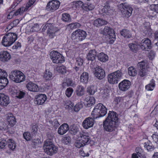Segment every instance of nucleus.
<instances>
[{
    "label": "nucleus",
    "instance_id": "17",
    "mask_svg": "<svg viewBox=\"0 0 158 158\" xmlns=\"http://www.w3.org/2000/svg\"><path fill=\"white\" fill-rule=\"evenodd\" d=\"M94 120L92 117H89L86 118L82 123V126L86 129L92 127L94 124Z\"/></svg>",
    "mask_w": 158,
    "mask_h": 158
},
{
    "label": "nucleus",
    "instance_id": "32",
    "mask_svg": "<svg viewBox=\"0 0 158 158\" xmlns=\"http://www.w3.org/2000/svg\"><path fill=\"white\" fill-rule=\"evenodd\" d=\"M89 80V74L87 72H83L80 76V81L84 84L88 83Z\"/></svg>",
    "mask_w": 158,
    "mask_h": 158
},
{
    "label": "nucleus",
    "instance_id": "49",
    "mask_svg": "<svg viewBox=\"0 0 158 158\" xmlns=\"http://www.w3.org/2000/svg\"><path fill=\"white\" fill-rule=\"evenodd\" d=\"M30 130L32 136L35 135L38 131L37 126L36 124H32L31 126Z\"/></svg>",
    "mask_w": 158,
    "mask_h": 158
},
{
    "label": "nucleus",
    "instance_id": "60",
    "mask_svg": "<svg viewBox=\"0 0 158 158\" xmlns=\"http://www.w3.org/2000/svg\"><path fill=\"white\" fill-rule=\"evenodd\" d=\"M7 143V141L6 139H1L0 140V148H4Z\"/></svg>",
    "mask_w": 158,
    "mask_h": 158
},
{
    "label": "nucleus",
    "instance_id": "39",
    "mask_svg": "<svg viewBox=\"0 0 158 158\" xmlns=\"http://www.w3.org/2000/svg\"><path fill=\"white\" fill-rule=\"evenodd\" d=\"M144 147L148 152H152L155 148L154 146L150 142H145Z\"/></svg>",
    "mask_w": 158,
    "mask_h": 158
},
{
    "label": "nucleus",
    "instance_id": "19",
    "mask_svg": "<svg viewBox=\"0 0 158 158\" xmlns=\"http://www.w3.org/2000/svg\"><path fill=\"white\" fill-rule=\"evenodd\" d=\"M98 52L95 49L90 50L87 54V59L89 61H93L95 60L97 56Z\"/></svg>",
    "mask_w": 158,
    "mask_h": 158
},
{
    "label": "nucleus",
    "instance_id": "40",
    "mask_svg": "<svg viewBox=\"0 0 158 158\" xmlns=\"http://www.w3.org/2000/svg\"><path fill=\"white\" fill-rule=\"evenodd\" d=\"M128 73L129 75L135 77L137 74V71L133 66H130L128 69Z\"/></svg>",
    "mask_w": 158,
    "mask_h": 158
},
{
    "label": "nucleus",
    "instance_id": "35",
    "mask_svg": "<svg viewBox=\"0 0 158 158\" xmlns=\"http://www.w3.org/2000/svg\"><path fill=\"white\" fill-rule=\"evenodd\" d=\"M121 35L124 38L128 39L131 37V34L130 31L126 29H123L120 32Z\"/></svg>",
    "mask_w": 158,
    "mask_h": 158
},
{
    "label": "nucleus",
    "instance_id": "59",
    "mask_svg": "<svg viewBox=\"0 0 158 158\" xmlns=\"http://www.w3.org/2000/svg\"><path fill=\"white\" fill-rule=\"evenodd\" d=\"M66 81L67 83V86H72L73 87H74L76 86V85L75 84L72 80L70 79H67L66 80Z\"/></svg>",
    "mask_w": 158,
    "mask_h": 158
},
{
    "label": "nucleus",
    "instance_id": "27",
    "mask_svg": "<svg viewBox=\"0 0 158 158\" xmlns=\"http://www.w3.org/2000/svg\"><path fill=\"white\" fill-rule=\"evenodd\" d=\"M76 94L79 97L84 95L85 94V88L81 85H78L75 91Z\"/></svg>",
    "mask_w": 158,
    "mask_h": 158
},
{
    "label": "nucleus",
    "instance_id": "25",
    "mask_svg": "<svg viewBox=\"0 0 158 158\" xmlns=\"http://www.w3.org/2000/svg\"><path fill=\"white\" fill-rule=\"evenodd\" d=\"M8 124L11 127H13L16 123V120L15 117L11 113H9L7 114V117Z\"/></svg>",
    "mask_w": 158,
    "mask_h": 158
},
{
    "label": "nucleus",
    "instance_id": "18",
    "mask_svg": "<svg viewBox=\"0 0 158 158\" xmlns=\"http://www.w3.org/2000/svg\"><path fill=\"white\" fill-rule=\"evenodd\" d=\"M150 23L149 22L144 23L142 27V29L143 33L148 35H150L152 34V31L151 28Z\"/></svg>",
    "mask_w": 158,
    "mask_h": 158
},
{
    "label": "nucleus",
    "instance_id": "16",
    "mask_svg": "<svg viewBox=\"0 0 158 158\" xmlns=\"http://www.w3.org/2000/svg\"><path fill=\"white\" fill-rule=\"evenodd\" d=\"M131 85V83L130 81L125 79L119 84L118 88L120 90L125 91L128 89Z\"/></svg>",
    "mask_w": 158,
    "mask_h": 158
},
{
    "label": "nucleus",
    "instance_id": "55",
    "mask_svg": "<svg viewBox=\"0 0 158 158\" xmlns=\"http://www.w3.org/2000/svg\"><path fill=\"white\" fill-rule=\"evenodd\" d=\"M71 141V138L69 136H66L63 137L62 139V142L66 144L69 143Z\"/></svg>",
    "mask_w": 158,
    "mask_h": 158
},
{
    "label": "nucleus",
    "instance_id": "5",
    "mask_svg": "<svg viewBox=\"0 0 158 158\" xmlns=\"http://www.w3.org/2000/svg\"><path fill=\"white\" fill-rule=\"evenodd\" d=\"M119 8L123 18L127 19L131 15L133 9L130 5L124 3L120 4L119 6Z\"/></svg>",
    "mask_w": 158,
    "mask_h": 158
},
{
    "label": "nucleus",
    "instance_id": "43",
    "mask_svg": "<svg viewBox=\"0 0 158 158\" xmlns=\"http://www.w3.org/2000/svg\"><path fill=\"white\" fill-rule=\"evenodd\" d=\"M56 31L52 26L51 28L47 31V33L50 38L52 39L55 36Z\"/></svg>",
    "mask_w": 158,
    "mask_h": 158
},
{
    "label": "nucleus",
    "instance_id": "12",
    "mask_svg": "<svg viewBox=\"0 0 158 158\" xmlns=\"http://www.w3.org/2000/svg\"><path fill=\"white\" fill-rule=\"evenodd\" d=\"M146 64L144 61L139 62L137 64L138 68L139 69L138 75L141 77H144L147 75V69L145 68Z\"/></svg>",
    "mask_w": 158,
    "mask_h": 158
},
{
    "label": "nucleus",
    "instance_id": "31",
    "mask_svg": "<svg viewBox=\"0 0 158 158\" xmlns=\"http://www.w3.org/2000/svg\"><path fill=\"white\" fill-rule=\"evenodd\" d=\"M97 57L99 60L103 62H106L108 60V56L103 52L98 54Z\"/></svg>",
    "mask_w": 158,
    "mask_h": 158
},
{
    "label": "nucleus",
    "instance_id": "20",
    "mask_svg": "<svg viewBox=\"0 0 158 158\" xmlns=\"http://www.w3.org/2000/svg\"><path fill=\"white\" fill-rule=\"evenodd\" d=\"M11 58L10 53L7 51L0 52V60L3 62H7Z\"/></svg>",
    "mask_w": 158,
    "mask_h": 158
},
{
    "label": "nucleus",
    "instance_id": "23",
    "mask_svg": "<svg viewBox=\"0 0 158 158\" xmlns=\"http://www.w3.org/2000/svg\"><path fill=\"white\" fill-rule=\"evenodd\" d=\"M69 130V127L67 123H63L58 128V133L60 135L65 134Z\"/></svg>",
    "mask_w": 158,
    "mask_h": 158
},
{
    "label": "nucleus",
    "instance_id": "29",
    "mask_svg": "<svg viewBox=\"0 0 158 158\" xmlns=\"http://www.w3.org/2000/svg\"><path fill=\"white\" fill-rule=\"evenodd\" d=\"M107 23V22L106 20L99 18L96 19L94 21V25L97 27H98L106 24Z\"/></svg>",
    "mask_w": 158,
    "mask_h": 158
},
{
    "label": "nucleus",
    "instance_id": "15",
    "mask_svg": "<svg viewBox=\"0 0 158 158\" xmlns=\"http://www.w3.org/2000/svg\"><path fill=\"white\" fill-rule=\"evenodd\" d=\"M94 75L99 79L103 78L105 76V73L104 70L101 67L98 66L95 69Z\"/></svg>",
    "mask_w": 158,
    "mask_h": 158
},
{
    "label": "nucleus",
    "instance_id": "6",
    "mask_svg": "<svg viewBox=\"0 0 158 158\" xmlns=\"http://www.w3.org/2000/svg\"><path fill=\"white\" fill-rule=\"evenodd\" d=\"M123 76L120 70H118L108 75L107 78L109 82L112 84H117Z\"/></svg>",
    "mask_w": 158,
    "mask_h": 158
},
{
    "label": "nucleus",
    "instance_id": "22",
    "mask_svg": "<svg viewBox=\"0 0 158 158\" xmlns=\"http://www.w3.org/2000/svg\"><path fill=\"white\" fill-rule=\"evenodd\" d=\"M118 114L113 111H109L108 116L106 119L114 121L116 123L118 122Z\"/></svg>",
    "mask_w": 158,
    "mask_h": 158
},
{
    "label": "nucleus",
    "instance_id": "37",
    "mask_svg": "<svg viewBox=\"0 0 158 158\" xmlns=\"http://www.w3.org/2000/svg\"><path fill=\"white\" fill-rule=\"evenodd\" d=\"M135 152L137 155L140 158H146L145 152L140 147H137L135 149Z\"/></svg>",
    "mask_w": 158,
    "mask_h": 158
},
{
    "label": "nucleus",
    "instance_id": "4",
    "mask_svg": "<svg viewBox=\"0 0 158 158\" xmlns=\"http://www.w3.org/2000/svg\"><path fill=\"white\" fill-rule=\"evenodd\" d=\"M17 35L15 33H9L3 37L2 44L5 47L11 45L16 40Z\"/></svg>",
    "mask_w": 158,
    "mask_h": 158
},
{
    "label": "nucleus",
    "instance_id": "54",
    "mask_svg": "<svg viewBox=\"0 0 158 158\" xmlns=\"http://www.w3.org/2000/svg\"><path fill=\"white\" fill-rule=\"evenodd\" d=\"M73 92V90L72 88H68L65 91V94L68 97H70Z\"/></svg>",
    "mask_w": 158,
    "mask_h": 158
},
{
    "label": "nucleus",
    "instance_id": "61",
    "mask_svg": "<svg viewBox=\"0 0 158 158\" xmlns=\"http://www.w3.org/2000/svg\"><path fill=\"white\" fill-rule=\"evenodd\" d=\"M73 4L75 5L76 7H79L81 6L82 9V6L84 4L83 2L81 1L73 2Z\"/></svg>",
    "mask_w": 158,
    "mask_h": 158
},
{
    "label": "nucleus",
    "instance_id": "11",
    "mask_svg": "<svg viewBox=\"0 0 158 158\" xmlns=\"http://www.w3.org/2000/svg\"><path fill=\"white\" fill-rule=\"evenodd\" d=\"M60 5V2L57 0H52L48 3L46 9L48 11L53 12L57 10Z\"/></svg>",
    "mask_w": 158,
    "mask_h": 158
},
{
    "label": "nucleus",
    "instance_id": "38",
    "mask_svg": "<svg viewBox=\"0 0 158 158\" xmlns=\"http://www.w3.org/2000/svg\"><path fill=\"white\" fill-rule=\"evenodd\" d=\"M94 7V6L93 4L87 3L84 4L82 6V9L86 11H89L93 10Z\"/></svg>",
    "mask_w": 158,
    "mask_h": 158
},
{
    "label": "nucleus",
    "instance_id": "58",
    "mask_svg": "<svg viewBox=\"0 0 158 158\" xmlns=\"http://www.w3.org/2000/svg\"><path fill=\"white\" fill-rule=\"evenodd\" d=\"M69 26L71 29H74L80 27L81 24L78 23H72L69 24Z\"/></svg>",
    "mask_w": 158,
    "mask_h": 158
},
{
    "label": "nucleus",
    "instance_id": "63",
    "mask_svg": "<svg viewBox=\"0 0 158 158\" xmlns=\"http://www.w3.org/2000/svg\"><path fill=\"white\" fill-rule=\"evenodd\" d=\"M19 23V21L18 19H16L10 23V26L11 27L10 29H12L13 27L16 26Z\"/></svg>",
    "mask_w": 158,
    "mask_h": 158
},
{
    "label": "nucleus",
    "instance_id": "3",
    "mask_svg": "<svg viewBox=\"0 0 158 158\" xmlns=\"http://www.w3.org/2000/svg\"><path fill=\"white\" fill-rule=\"evenodd\" d=\"M80 139L77 140L75 143L76 147L79 148L88 144L90 141V137L88 133H80Z\"/></svg>",
    "mask_w": 158,
    "mask_h": 158
},
{
    "label": "nucleus",
    "instance_id": "1",
    "mask_svg": "<svg viewBox=\"0 0 158 158\" xmlns=\"http://www.w3.org/2000/svg\"><path fill=\"white\" fill-rule=\"evenodd\" d=\"M107 110L103 104L99 103L95 105L92 112L94 119L103 117L107 113Z\"/></svg>",
    "mask_w": 158,
    "mask_h": 158
},
{
    "label": "nucleus",
    "instance_id": "44",
    "mask_svg": "<svg viewBox=\"0 0 158 158\" xmlns=\"http://www.w3.org/2000/svg\"><path fill=\"white\" fill-rule=\"evenodd\" d=\"M109 3V2L107 1L105 3V6L103 9V10L104 11V12L107 14H110L112 12V10L110 8V6L108 5Z\"/></svg>",
    "mask_w": 158,
    "mask_h": 158
},
{
    "label": "nucleus",
    "instance_id": "14",
    "mask_svg": "<svg viewBox=\"0 0 158 158\" xmlns=\"http://www.w3.org/2000/svg\"><path fill=\"white\" fill-rule=\"evenodd\" d=\"M141 44L140 48L143 50L148 51L152 48L151 41L148 38L143 40Z\"/></svg>",
    "mask_w": 158,
    "mask_h": 158
},
{
    "label": "nucleus",
    "instance_id": "46",
    "mask_svg": "<svg viewBox=\"0 0 158 158\" xmlns=\"http://www.w3.org/2000/svg\"><path fill=\"white\" fill-rule=\"evenodd\" d=\"M52 73L49 71L46 70L44 75V78L46 80H50L52 79Z\"/></svg>",
    "mask_w": 158,
    "mask_h": 158
},
{
    "label": "nucleus",
    "instance_id": "48",
    "mask_svg": "<svg viewBox=\"0 0 158 158\" xmlns=\"http://www.w3.org/2000/svg\"><path fill=\"white\" fill-rule=\"evenodd\" d=\"M56 70L62 74L65 73L66 72V68L64 66H58L56 69Z\"/></svg>",
    "mask_w": 158,
    "mask_h": 158
},
{
    "label": "nucleus",
    "instance_id": "62",
    "mask_svg": "<svg viewBox=\"0 0 158 158\" xmlns=\"http://www.w3.org/2000/svg\"><path fill=\"white\" fill-rule=\"evenodd\" d=\"M52 25L50 23H46L44 26L42 30L43 31H44L46 29L48 30L51 27H52Z\"/></svg>",
    "mask_w": 158,
    "mask_h": 158
},
{
    "label": "nucleus",
    "instance_id": "57",
    "mask_svg": "<svg viewBox=\"0 0 158 158\" xmlns=\"http://www.w3.org/2000/svg\"><path fill=\"white\" fill-rule=\"evenodd\" d=\"M47 139L45 141L48 140L50 141H53L52 139L54 138V135L52 132H49L47 133Z\"/></svg>",
    "mask_w": 158,
    "mask_h": 158
},
{
    "label": "nucleus",
    "instance_id": "45",
    "mask_svg": "<svg viewBox=\"0 0 158 158\" xmlns=\"http://www.w3.org/2000/svg\"><path fill=\"white\" fill-rule=\"evenodd\" d=\"M155 81L152 79L151 80L150 83L146 86V89L148 91L152 90L155 87Z\"/></svg>",
    "mask_w": 158,
    "mask_h": 158
},
{
    "label": "nucleus",
    "instance_id": "2",
    "mask_svg": "<svg viewBox=\"0 0 158 158\" xmlns=\"http://www.w3.org/2000/svg\"><path fill=\"white\" fill-rule=\"evenodd\" d=\"M43 148L45 152L50 156L56 153L58 150V148L55 145L53 141L48 140L44 142Z\"/></svg>",
    "mask_w": 158,
    "mask_h": 158
},
{
    "label": "nucleus",
    "instance_id": "41",
    "mask_svg": "<svg viewBox=\"0 0 158 158\" xmlns=\"http://www.w3.org/2000/svg\"><path fill=\"white\" fill-rule=\"evenodd\" d=\"M18 70H15L12 71L10 73L9 76L10 78L15 82V80L16 79L18 75Z\"/></svg>",
    "mask_w": 158,
    "mask_h": 158
},
{
    "label": "nucleus",
    "instance_id": "50",
    "mask_svg": "<svg viewBox=\"0 0 158 158\" xmlns=\"http://www.w3.org/2000/svg\"><path fill=\"white\" fill-rule=\"evenodd\" d=\"M41 144V141L40 139L37 138L36 139H34L32 141V145L33 147L36 148L39 146Z\"/></svg>",
    "mask_w": 158,
    "mask_h": 158
},
{
    "label": "nucleus",
    "instance_id": "8",
    "mask_svg": "<svg viewBox=\"0 0 158 158\" xmlns=\"http://www.w3.org/2000/svg\"><path fill=\"white\" fill-rule=\"evenodd\" d=\"M50 56L53 63H62L64 61V57L58 52L53 51L51 52Z\"/></svg>",
    "mask_w": 158,
    "mask_h": 158
},
{
    "label": "nucleus",
    "instance_id": "52",
    "mask_svg": "<svg viewBox=\"0 0 158 158\" xmlns=\"http://www.w3.org/2000/svg\"><path fill=\"white\" fill-rule=\"evenodd\" d=\"M25 11V9L24 7H21L19 9L16 11L14 13V15L15 16H17L19 15H21L23 14Z\"/></svg>",
    "mask_w": 158,
    "mask_h": 158
},
{
    "label": "nucleus",
    "instance_id": "21",
    "mask_svg": "<svg viewBox=\"0 0 158 158\" xmlns=\"http://www.w3.org/2000/svg\"><path fill=\"white\" fill-rule=\"evenodd\" d=\"M8 96L3 94H0V105L2 107L6 106L9 103Z\"/></svg>",
    "mask_w": 158,
    "mask_h": 158
},
{
    "label": "nucleus",
    "instance_id": "9",
    "mask_svg": "<svg viewBox=\"0 0 158 158\" xmlns=\"http://www.w3.org/2000/svg\"><path fill=\"white\" fill-rule=\"evenodd\" d=\"M7 74L5 70L0 69V90L7 85L8 81L7 78Z\"/></svg>",
    "mask_w": 158,
    "mask_h": 158
},
{
    "label": "nucleus",
    "instance_id": "13",
    "mask_svg": "<svg viewBox=\"0 0 158 158\" xmlns=\"http://www.w3.org/2000/svg\"><path fill=\"white\" fill-rule=\"evenodd\" d=\"M47 99V97L45 94H39L35 97L34 102L38 105H42L44 103Z\"/></svg>",
    "mask_w": 158,
    "mask_h": 158
},
{
    "label": "nucleus",
    "instance_id": "30",
    "mask_svg": "<svg viewBox=\"0 0 158 158\" xmlns=\"http://www.w3.org/2000/svg\"><path fill=\"white\" fill-rule=\"evenodd\" d=\"M8 147L9 149L12 151L15 150L16 146V143L12 139H10L7 140Z\"/></svg>",
    "mask_w": 158,
    "mask_h": 158
},
{
    "label": "nucleus",
    "instance_id": "33",
    "mask_svg": "<svg viewBox=\"0 0 158 158\" xmlns=\"http://www.w3.org/2000/svg\"><path fill=\"white\" fill-rule=\"evenodd\" d=\"M85 102L89 106H90L95 103V100L94 97L92 96H88L84 100Z\"/></svg>",
    "mask_w": 158,
    "mask_h": 158
},
{
    "label": "nucleus",
    "instance_id": "10",
    "mask_svg": "<svg viewBox=\"0 0 158 158\" xmlns=\"http://www.w3.org/2000/svg\"><path fill=\"white\" fill-rule=\"evenodd\" d=\"M116 123L114 121L106 119L103 122L104 129L108 132H112L116 128Z\"/></svg>",
    "mask_w": 158,
    "mask_h": 158
},
{
    "label": "nucleus",
    "instance_id": "47",
    "mask_svg": "<svg viewBox=\"0 0 158 158\" xmlns=\"http://www.w3.org/2000/svg\"><path fill=\"white\" fill-rule=\"evenodd\" d=\"M62 20L65 22H69L71 20V18L69 14L63 13L62 14Z\"/></svg>",
    "mask_w": 158,
    "mask_h": 158
},
{
    "label": "nucleus",
    "instance_id": "34",
    "mask_svg": "<svg viewBox=\"0 0 158 158\" xmlns=\"http://www.w3.org/2000/svg\"><path fill=\"white\" fill-rule=\"evenodd\" d=\"M18 75L15 80L16 83H20L24 81L25 80V77L24 74L21 71H18Z\"/></svg>",
    "mask_w": 158,
    "mask_h": 158
},
{
    "label": "nucleus",
    "instance_id": "56",
    "mask_svg": "<svg viewBox=\"0 0 158 158\" xmlns=\"http://www.w3.org/2000/svg\"><path fill=\"white\" fill-rule=\"evenodd\" d=\"M151 10L158 14V4H152L150 6Z\"/></svg>",
    "mask_w": 158,
    "mask_h": 158
},
{
    "label": "nucleus",
    "instance_id": "36",
    "mask_svg": "<svg viewBox=\"0 0 158 158\" xmlns=\"http://www.w3.org/2000/svg\"><path fill=\"white\" fill-rule=\"evenodd\" d=\"M69 131L71 134L74 135L79 131V129L76 125L73 124L70 126Z\"/></svg>",
    "mask_w": 158,
    "mask_h": 158
},
{
    "label": "nucleus",
    "instance_id": "28",
    "mask_svg": "<svg viewBox=\"0 0 158 158\" xmlns=\"http://www.w3.org/2000/svg\"><path fill=\"white\" fill-rule=\"evenodd\" d=\"M113 30L110 27L106 26L105 27L104 29L101 31L100 33L104 35H106L108 34L110 36L111 35H110V34H112L113 36H114V34L113 33Z\"/></svg>",
    "mask_w": 158,
    "mask_h": 158
},
{
    "label": "nucleus",
    "instance_id": "24",
    "mask_svg": "<svg viewBox=\"0 0 158 158\" xmlns=\"http://www.w3.org/2000/svg\"><path fill=\"white\" fill-rule=\"evenodd\" d=\"M26 87L28 90L33 92H37L39 90L38 86L31 82L28 83Z\"/></svg>",
    "mask_w": 158,
    "mask_h": 158
},
{
    "label": "nucleus",
    "instance_id": "53",
    "mask_svg": "<svg viewBox=\"0 0 158 158\" xmlns=\"http://www.w3.org/2000/svg\"><path fill=\"white\" fill-rule=\"evenodd\" d=\"M24 138L27 141H29L31 138L32 136L29 132H25L23 134Z\"/></svg>",
    "mask_w": 158,
    "mask_h": 158
},
{
    "label": "nucleus",
    "instance_id": "42",
    "mask_svg": "<svg viewBox=\"0 0 158 158\" xmlns=\"http://www.w3.org/2000/svg\"><path fill=\"white\" fill-rule=\"evenodd\" d=\"M97 91L96 87L93 85L90 86L87 88V92L90 95H94Z\"/></svg>",
    "mask_w": 158,
    "mask_h": 158
},
{
    "label": "nucleus",
    "instance_id": "64",
    "mask_svg": "<svg viewBox=\"0 0 158 158\" xmlns=\"http://www.w3.org/2000/svg\"><path fill=\"white\" fill-rule=\"evenodd\" d=\"M83 60L82 59L79 57L76 58V64L79 66L82 65L83 64Z\"/></svg>",
    "mask_w": 158,
    "mask_h": 158
},
{
    "label": "nucleus",
    "instance_id": "26",
    "mask_svg": "<svg viewBox=\"0 0 158 158\" xmlns=\"http://www.w3.org/2000/svg\"><path fill=\"white\" fill-rule=\"evenodd\" d=\"M128 47L130 50L134 53H136L139 50L140 45L137 43H131L128 44Z\"/></svg>",
    "mask_w": 158,
    "mask_h": 158
},
{
    "label": "nucleus",
    "instance_id": "51",
    "mask_svg": "<svg viewBox=\"0 0 158 158\" xmlns=\"http://www.w3.org/2000/svg\"><path fill=\"white\" fill-rule=\"evenodd\" d=\"M25 94L23 91L18 90L16 93V96L19 99H21L23 98Z\"/></svg>",
    "mask_w": 158,
    "mask_h": 158
},
{
    "label": "nucleus",
    "instance_id": "7",
    "mask_svg": "<svg viewBox=\"0 0 158 158\" xmlns=\"http://www.w3.org/2000/svg\"><path fill=\"white\" fill-rule=\"evenodd\" d=\"M87 36V33L85 31L78 29L73 31L71 35V38L75 41L78 42L84 40Z\"/></svg>",
    "mask_w": 158,
    "mask_h": 158
}]
</instances>
